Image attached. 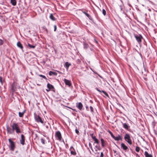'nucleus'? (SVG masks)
<instances>
[{"label":"nucleus","mask_w":157,"mask_h":157,"mask_svg":"<svg viewBox=\"0 0 157 157\" xmlns=\"http://www.w3.org/2000/svg\"><path fill=\"white\" fill-rule=\"evenodd\" d=\"M11 127L12 128L13 132L15 130L16 132L17 133H21V130H20L18 125L17 124L15 123H13L12 125H11Z\"/></svg>","instance_id":"1"},{"label":"nucleus","mask_w":157,"mask_h":157,"mask_svg":"<svg viewBox=\"0 0 157 157\" xmlns=\"http://www.w3.org/2000/svg\"><path fill=\"white\" fill-rule=\"evenodd\" d=\"M124 139L125 140L127 141L128 143V144L130 145L132 144V140L130 139V137L129 134H125L124 137Z\"/></svg>","instance_id":"2"},{"label":"nucleus","mask_w":157,"mask_h":157,"mask_svg":"<svg viewBox=\"0 0 157 157\" xmlns=\"http://www.w3.org/2000/svg\"><path fill=\"white\" fill-rule=\"evenodd\" d=\"M9 141L10 143V149L12 151H13L15 147L14 142L12 141L10 139H9Z\"/></svg>","instance_id":"3"},{"label":"nucleus","mask_w":157,"mask_h":157,"mask_svg":"<svg viewBox=\"0 0 157 157\" xmlns=\"http://www.w3.org/2000/svg\"><path fill=\"white\" fill-rule=\"evenodd\" d=\"M134 36L138 43H140L141 42V39L143 38L142 36L140 35H135Z\"/></svg>","instance_id":"4"},{"label":"nucleus","mask_w":157,"mask_h":157,"mask_svg":"<svg viewBox=\"0 0 157 157\" xmlns=\"http://www.w3.org/2000/svg\"><path fill=\"white\" fill-rule=\"evenodd\" d=\"M36 121L37 122H40L41 123L43 124L44 121L42 120L41 118L39 115H36L35 117Z\"/></svg>","instance_id":"5"},{"label":"nucleus","mask_w":157,"mask_h":157,"mask_svg":"<svg viewBox=\"0 0 157 157\" xmlns=\"http://www.w3.org/2000/svg\"><path fill=\"white\" fill-rule=\"evenodd\" d=\"M55 136L58 138V139L60 141L61 140L62 136L61 134L59 131H57L56 132Z\"/></svg>","instance_id":"6"},{"label":"nucleus","mask_w":157,"mask_h":157,"mask_svg":"<svg viewBox=\"0 0 157 157\" xmlns=\"http://www.w3.org/2000/svg\"><path fill=\"white\" fill-rule=\"evenodd\" d=\"M25 136L23 134L21 135V138L20 140V142L21 144L22 145H24L25 144Z\"/></svg>","instance_id":"7"},{"label":"nucleus","mask_w":157,"mask_h":157,"mask_svg":"<svg viewBox=\"0 0 157 157\" xmlns=\"http://www.w3.org/2000/svg\"><path fill=\"white\" fill-rule=\"evenodd\" d=\"M70 150L71 151V155H75L76 154V153L73 147H71Z\"/></svg>","instance_id":"8"},{"label":"nucleus","mask_w":157,"mask_h":157,"mask_svg":"<svg viewBox=\"0 0 157 157\" xmlns=\"http://www.w3.org/2000/svg\"><path fill=\"white\" fill-rule=\"evenodd\" d=\"M64 81L66 85H68L69 86H71V81L70 80H67L66 78H64Z\"/></svg>","instance_id":"9"},{"label":"nucleus","mask_w":157,"mask_h":157,"mask_svg":"<svg viewBox=\"0 0 157 157\" xmlns=\"http://www.w3.org/2000/svg\"><path fill=\"white\" fill-rule=\"evenodd\" d=\"M6 129L8 133L11 134L13 132V129L12 130L11 128L9 126H6Z\"/></svg>","instance_id":"10"},{"label":"nucleus","mask_w":157,"mask_h":157,"mask_svg":"<svg viewBox=\"0 0 157 157\" xmlns=\"http://www.w3.org/2000/svg\"><path fill=\"white\" fill-rule=\"evenodd\" d=\"M115 140L118 141L119 140H122V138L121 136L120 135H118L117 136L115 137L114 136V137L113 138Z\"/></svg>","instance_id":"11"},{"label":"nucleus","mask_w":157,"mask_h":157,"mask_svg":"<svg viewBox=\"0 0 157 157\" xmlns=\"http://www.w3.org/2000/svg\"><path fill=\"white\" fill-rule=\"evenodd\" d=\"M77 107L80 110H81L83 107L82 104L81 102H79L78 104H77Z\"/></svg>","instance_id":"12"},{"label":"nucleus","mask_w":157,"mask_h":157,"mask_svg":"<svg viewBox=\"0 0 157 157\" xmlns=\"http://www.w3.org/2000/svg\"><path fill=\"white\" fill-rule=\"evenodd\" d=\"M121 147L124 150H126L128 149V147L126 146L124 143H122L121 144Z\"/></svg>","instance_id":"13"},{"label":"nucleus","mask_w":157,"mask_h":157,"mask_svg":"<svg viewBox=\"0 0 157 157\" xmlns=\"http://www.w3.org/2000/svg\"><path fill=\"white\" fill-rule=\"evenodd\" d=\"M144 155L146 157H152V155L149 154L147 151H145L144 152Z\"/></svg>","instance_id":"14"},{"label":"nucleus","mask_w":157,"mask_h":157,"mask_svg":"<svg viewBox=\"0 0 157 157\" xmlns=\"http://www.w3.org/2000/svg\"><path fill=\"white\" fill-rule=\"evenodd\" d=\"M17 45L18 47L21 48V49H22L23 48V47L20 42H18L17 43Z\"/></svg>","instance_id":"15"},{"label":"nucleus","mask_w":157,"mask_h":157,"mask_svg":"<svg viewBox=\"0 0 157 157\" xmlns=\"http://www.w3.org/2000/svg\"><path fill=\"white\" fill-rule=\"evenodd\" d=\"M25 110H24L23 112H19V117H22L24 113H25Z\"/></svg>","instance_id":"16"},{"label":"nucleus","mask_w":157,"mask_h":157,"mask_svg":"<svg viewBox=\"0 0 157 157\" xmlns=\"http://www.w3.org/2000/svg\"><path fill=\"white\" fill-rule=\"evenodd\" d=\"M123 127L124 128L128 129V128L129 127V126L128 125V124L126 123H123Z\"/></svg>","instance_id":"17"},{"label":"nucleus","mask_w":157,"mask_h":157,"mask_svg":"<svg viewBox=\"0 0 157 157\" xmlns=\"http://www.w3.org/2000/svg\"><path fill=\"white\" fill-rule=\"evenodd\" d=\"M101 145L102 147H104L105 146V141L104 140L102 139L101 138Z\"/></svg>","instance_id":"18"},{"label":"nucleus","mask_w":157,"mask_h":157,"mask_svg":"<svg viewBox=\"0 0 157 157\" xmlns=\"http://www.w3.org/2000/svg\"><path fill=\"white\" fill-rule=\"evenodd\" d=\"M47 86L48 88L50 90L54 88L53 86L52 85H51L49 83H48L47 84Z\"/></svg>","instance_id":"19"},{"label":"nucleus","mask_w":157,"mask_h":157,"mask_svg":"<svg viewBox=\"0 0 157 157\" xmlns=\"http://www.w3.org/2000/svg\"><path fill=\"white\" fill-rule=\"evenodd\" d=\"M49 75L50 76L52 75H57V74L56 72L50 71L49 72Z\"/></svg>","instance_id":"20"},{"label":"nucleus","mask_w":157,"mask_h":157,"mask_svg":"<svg viewBox=\"0 0 157 157\" xmlns=\"http://www.w3.org/2000/svg\"><path fill=\"white\" fill-rule=\"evenodd\" d=\"M11 3L12 4L15 6L16 4V0H11Z\"/></svg>","instance_id":"21"},{"label":"nucleus","mask_w":157,"mask_h":157,"mask_svg":"<svg viewBox=\"0 0 157 157\" xmlns=\"http://www.w3.org/2000/svg\"><path fill=\"white\" fill-rule=\"evenodd\" d=\"M65 66H66V68L67 69H68V68L71 65V64L69 63L68 62H66L65 63Z\"/></svg>","instance_id":"22"},{"label":"nucleus","mask_w":157,"mask_h":157,"mask_svg":"<svg viewBox=\"0 0 157 157\" xmlns=\"http://www.w3.org/2000/svg\"><path fill=\"white\" fill-rule=\"evenodd\" d=\"M50 18L53 21H54L55 20V18L53 16L52 14H51L50 16Z\"/></svg>","instance_id":"23"},{"label":"nucleus","mask_w":157,"mask_h":157,"mask_svg":"<svg viewBox=\"0 0 157 157\" xmlns=\"http://www.w3.org/2000/svg\"><path fill=\"white\" fill-rule=\"evenodd\" d=\"M28 46L30 48H35V46L33 45H31L29 43H28Z\"/></svg>","instance_id":"24"},{"label":"nucleus","mask_w":157,"mask_h":157,"mask_svg":"<svg viewBox=\"0 0 157 157\" xmlns=\"http://www.w3.org/2000/svg\"><path fill=\"white\" fill-rule=\"evenodd\" d=\"M3 81L2 77L0 76V82L2 85L3 84Z\"/></svg>","instance_id":"25"},{"label":"nucleus","mask_w":157,"mask_h":157,"mask_svg":"<svg viewBox=\"0 0 157 157\" xmlns=\"http://www.w3.org/2000/svg\"><path fill=\"white\" fill-rule=\"evenodd\" d=\"M88 45L87 44H86L84 43V48H88Z\"/></svg>","instance_id":"26"},{"label":"nucleus","mask_w":157,"mask_h":157,"mask_svg":"<svg viewBox=\"0 0 157 157\" xmlns=\"http://www.w3.org/2000/svg\"><path fill=\"white\" fill-rule=\"evenodd\" d=\"M102 13L104 16H105L106 14V11L105 10L103 9L102 11Z\"/></svg>","instance_id":"27"},{"label":"nucleus","mask_w":157,"mask_h":157,"mask_svg":"<svg viewBox=\"0 0 157 157\" xmlns=\"http://www.w3.org/2000/svg\"><path fill=\"white\" fill-rule=\"evenodd\" d=\"M39 76H40V77H42L43 78H44V79H47V78H46V77L45 76H44V75H39Z\"/></svg>","instance_id":"28"},{"label":"nucleus","mask_w":157,"mask_h":157,"mask_svg":"<svg viewBox=\"0 0 157 157\" xmlns=\"http://www.w3.org/2000/svg\"><path fill=\"white\" fill-rule=\"evenodd\" d=\"M140 150V148L139 147H136V151L137 152H139Z\"/></svg>","instance_id":"29"},{"label":"nucleus","mask_w":157,"mask_h":157,"mask_svg":"<svg viewBox=\"0 0 157 157\" xmlns=\"http://www.w3.org/2000/svg\"><path fill=\"white\" fill-rule=\"evenodd\" d=\"M94 140L95 141V143H96L97 144H99V142L98 140L96 138Z\"/></svg>","instance_id":"30"},{"label":"nucleus","mask_w":157,"mask_h":157,"mask_svg":"<svg viewBox=\"0 0 157 157\" xmlns=\"http://www.w3.org/2000/svg\"><path fill=\"white\" fill-rule=\"evenodd\" d=\"M41 142L43 144H45V140L44 139H43V138H41L40 139Z\"/></svg>","instance_id":"31"},{"label":"nucleus","mask_w":157,"mask_h":157,"mask_svg":"<svg viewBox=\"0 0 157 157\" xmlns=\"http://www.w3.org/2000/svg\"><path fill=\"white\" fill-rule=\"evenodd\" d=\"M90 136L93 140L96 138V136H94L93 134H91Z\"/></svg>","instance_id":"32"},{"label":"nucleus","mask_w":157,"mask_h":157,"mask_svg":"<svg viewBox=\"0 0 157 157\" xmlns=\"http://www.w3.org/2000/svg\"><path fill=\"white\" fill-rule=\"evenodd\" d=\"M102 92L106 96L108 97V94L105 91H102Z\"/></svg>","instance_id":"33"},{"label":"nucleus","mask_w":157,"mask_h":157,"mask_svg":"<svg viewBox=\"0 0 157 157\" xmlns=\"http://www.w3.org/2000/svg\"><path fill=\"white\" fill-rule=\"evenodd\" d=\"M109 133L110 134L111 136L113 138V137H114V136L113 134V133L110 131H109Z\"/></svg>","instance_id":"34"},{"label":"nucleus","mask_w":157,"mask_h":157,"mask_svg":"<svg viewBox=\"0 0 157 157\" xmlns=\"http://www.w3.org/2000/svg\"><path fill=\"white\" fill-rule=\"evenodd\" d=\"M3 41L1 39H0V46L2 45L3 43Z\"/></svg>","instance_id":"35"},{"label":"nucleus","mask_w":157,"mask_h":157,"mask_svg":"<svg viewBox=\"0 0 157 157\" xmlns=\"http://www.w3.org/2000/svg\"><path fill=\"white\" fill-rule=\"evenodd\" d=\"M90 108L91 112H94V109L93 108V107H92L91 106H90Z\"/></svg>","instance_id":"36"},{"label":"nucleus","mask_w":157,"mask_h":157,"mask_svg":"<svg viewBox=\"0 0 157 157\" xmlns=\"http://www.w3.org/2000/svg\"><path fill=\"white\" fill-rule=\"evenodd\" d=\"M83 13H84V14H85L86 16L88 17H90V15H89L87 13H86V12H83Z\"/></svg>","instance_id":"37"},{"label":"nucleus","mask_w":157,"mask_h":157,"mask_svg":"<svg viewBox=\"0 0 157 157\" xmlns=\"http://www.w3.org/2000/svg\"><path fill=\"white\" fill-rule=\"evenodd\" d=\"M89 147H90V149L92 150V147L91 145V144L90 143H89Z\"/></svg>","instance_id":"38"},{"label":"nucleus","mask_w":157,"mask_h":157,"mask_svg":"<svg viewBox=\"0 0 157 157\" xmlns=\"http://www.w3.org/2000/svg\"><path fill=\"white\" fill-rule=\"evenodd\" d=\"M11 89L13 91H14L15 90V89L14 88L13 85L12 86Z\"/></svg>","instance_id":"39"},{"label":"nucleus","mask_w":157,"mask_h":157,"mask_svg":"<svg viewBox=\"0 0 157 157\" xmlns=\"http://www.w3.org/2000/svg\"><path fill=\"white\" fill-rule=\"evenodd\" d=\"M75 132L77 134H78L79 133V131L77 129H76L75 130Z\"/></svg>","instance_id":"40"},{"label":"nucleus","mask_w":157,"mask_h":157,"mask_svg":"<svg viewBox=\"0 0 157 157\" xmlns=\"http://www.w3.org/2000/svg\"><path fill=\"white\" fill-rule=\"evenodd\" d=\"M104 154L103 152L101 153L100 157H103Z\"/></svg>","instance_id":"41"},{"label":"nucleus","mask_w":157,"mask_h":157,"mask_svg":"<svg viewBox=\"0 0 157 157\" xmlns=\"http://www.w3.org/2000/svg\"><path fill=\"white\" fill-rule=\"evenodd\" d=\"M54 31H56V25H55L54 26Z\"/></svg>","instance_id":"42"},{"label":"nucleus","mask_w":157,"mask_h":157,"mask_svg":"<svg viewBox=\"0 0 157 157\" xmlns=\"http://www.w3.org/2000/svg\"><path fill=\"white\" fill-rule=\"evenodd\" d=\"M96 90L98 91V92H99L100 93H101V92H102V91H101L99 89H98V88H96Z\"/></svg>","instance_id":"43"},{"label":"nucleus","mask_w":157,"mask_h":157,"mask_svg":"<svg viewBox=\"0 0 157 157\" xmlns=\"http://www.w3.org/2000/svg\"><path fill=\"white\" fill-rule=\"evenodd\" d=\"M50 89H46V91H47V92H48L50 90Z\"/></svg>","instance_id":"44"},{"label":"nucleus","mask_w":157,"mask_h":157,"mask_svg":"<svg viewBox=\"0 0 157 157\" xmlns=\"http://www.w3.org/2000/svg\"><path fill=\"white\" fill-rule=\"evenodd\" d=\"M144 79L146 80H147V78H144Z\"/></svg>","instance_id":"45"}]
</instances>
